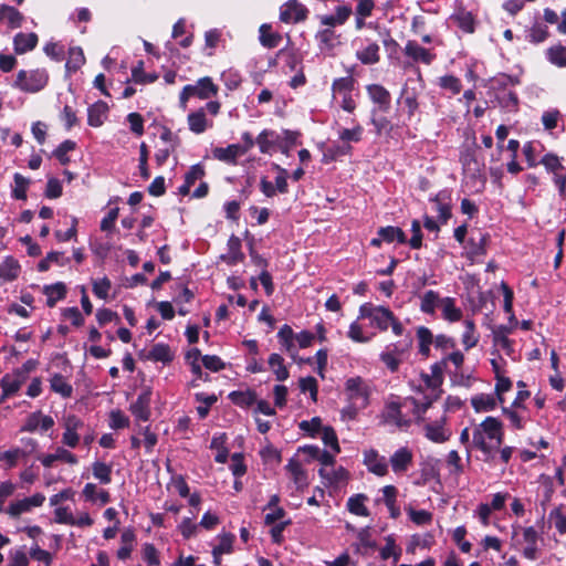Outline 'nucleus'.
<instances>
[{"instance_id":"f03ea898","label":"nucleus","mask_w":566,"mask_h":566,"mask_svg":"<svg viewBox=\"0 0 566 566\" xmlns=\"http://www.w3.org/2000/svg\"><path fill=\"white\" fill-rule=\"evenodd\" d=\"M361 318H368L370 325L380 331H387L388 327L391 326L395 335L400 336L403 333L402 324L388 307L365 303L359 307L358 319Z\"/></svg>"},{"instance_id":"ea45409f","label":"nucleus","mask_w":566,"mask_h":566,"mask_svg":"<svg viewBox=\"0 0 566 566\" xmlns=\"http://www.w3.org/2000/svg\"><path fill=\"white\" fill-rule=\"evenodd\" d=\"M357 59L363 64H375L379 61V45L371 43L364 50L357 52Z\"/></svg>"},{"instance_id":"e2e57ef3","label":"nucleus","mask_w":566,"mask_h":566,"mask_svg":"<svg viewBox=\"0 0 566 566\" xmlns=\"http://www.w3.org/2000/svg\"><path fill=\"white\" fill-rule=\"evenodd\" d=\"M348 337L356 343H367L370 340L369 336H365L363 333V327L358 324V322H353L348 329Z\"/></svg>"},{"instance_id":"1a4fd4ad","label":"nucleus","mask_w":566,"mask_h":566,"mask_svg":"<svg viewBox=\"0 0 566 566\" xmlns=\"http://www.w3.org/2000/svg\"><path fill=\"white\" fill-rule=\"evenodd\" d=\"M413 461V453L407 447L397 449L390 457L389 463L396 474H402L408 471Z\"/></svg>"},{"instance_id":"f704fd0d","label":"nucleus","mask_w":566,"mask_h":566,"mask_svg":"<svg viewBox=\"0 0 566 566\" xmlns=\"http://www.w3.org/2000/svg\"><path fill=\"white\" fill-rule=\"evenodd\" d=\"M479 342V335L475 332V325L474 322L471 319L464 321V332L462 334V344L464 348L471 349L473 348Z\"/></svg>"},{"instance_id":"a878e982","label":"nucleus","mask_w":566,"mask_h":566,"mask_svg":"<svg viewBox=\"0 0 566 566\" xmlns=\"http://www.w3.org/2000/svg\"><path fill=\"white\" fill-rule=\"evenodd\" d=\"M448 199L449 198L446 192H439L431 199L436 206L438 218L443 223H446L451 217V209Z\"/></svg>"},{"instance_id":"e433bc0d","label":"nucleus","mask_w":566,"mask_h":566,"mask_svg":"<svg viewBox=\"0 0 566 566\" xmlns=\"http://www.w3.org/2000/svg\"><path fill=\"white\" fill-rule=\"evenodd\" d=\"M541 164L545 167V170L554 176L566 171V168L562 164L560 159L554 154H546L541 159Z\"/></svg>"},{"instance_id":"9b49d317","label":"nucleus","mask_w":566,"mask_h":566,"mask_svg":"<svg viewBox=\"0 0 566 566\" xmlns=\"http://www.w3.org/2000/svg\"><path fill=\"white\" fill-rule=\"evenodd\" d=\"M151 391L146 388L137 397L136 401L132 403L130 411L137 420L147 421L150 416Z\"/></svg>"},{"instance_id":"c85d7f7f","label":"nucleus","mask_w":566,"mask_h":566,"mask_svg":"<svg viewBox=\"0 0 566 566\" xmlns=\"http://www.w3.org/2000/svg\"><path fill=\"white\" fill-rule=\"evenodd\" d=\"M51 389L61 395L64 398L71 397L73 392L72 386L67 382V380L61 374H54L50 379Z\"/></svg>"},{"instance_id":"bb28decb","label":"nucleus","mask_w":566,"mask_h":566,"mask_svg":"<svg viewBox=\"0 0 566 566\" xmlns=\"http://www.w3.org/2000/svg\"><path fill=\"white\" fill-rule=\"evenodd\" d=\"M280 138L274 132L264 129L259 134L255 142L262 154H270L272 147L279 143Z\"/></svg>"},{"instance_id":"f3484780","label":"nucleus","mask_w":566,"mask_h":566,"mask_svg":"<svg viewBox=\"0 0 566 566\" xmlns=\"http://www.w3.org/2000/svg\"><path fill=\"white\" fill-rule=\"evenodd\" d=\"M40 461L45 468H51L55 461H64L74 465L77 463V458L66 449L59 447L55 453L42 455Z\"/></svg>"},{"instance_id":"2eb2a0df","label":"nucleus","mask_w":566,"mask_h":566,"mask_svg":"<svg viewBox=\"0 0 566 566\" xmlns=\"http://www.w3.org/2000/svg\"><path fill=\"white\" fill-rule=\"evenodd\" d=\"M285 469L289 472L292 481L294 482V484L296 485V488L298 490L307 486V484H308L307 474H306L305 470L303 469L301 462L297 459H295V458L290 459Z\"/></svg>"},{"instance_id":"a19ab883","label":"nucleus","mask_w":566,"mask_h":566,"mask_svg":"<svg viewBox=\"0 0 566 566\" xmlns=\"http://www.w3.org/2000/svg\"><path fill=\"white\" fill-rule=\"evenodd\" d=\"M366 496L357 494L348 499L347 507L350 513L359 516H368L369 511L365 505Z\"/></svg>"},{"instance_id":"69168bd1","label":"nucleus","mask_w":566,"mask_h":566,"mask_svg":"<svg viewBox=\"0 0 566 566\" xmlns=\"http://www.w3.org/2000/svg\"><path fill=\"white\" fill-rule=\"evenodd\" d=\"M31 558L43 563L45 566H50L52 563V556L48 551L40 548L38 545H34L30 549Z\"/></svg>"},{"instance_id":"8fccbe9b","label":"nucleus","mask_w":566,"mask_h":566,"mask_svg":"<svg viewBox=\"0 0 566 566\" xmlns=\"http://www.w3.org/2000/svg\"><path fill=\"white\" fill-rule=\"evenodd\" d=\"M85 62L84 53L81 48L75 46L69 50V60L66 62V67L69 70H77Z\"/></svg>"},{"instance_id":"c756f323","label":"nucleus","mask_w":566,"mask_h":566,"mask_svg":"<svg viewBox=\"0 0 566 566\" xmlns=\"http://www.w3.org/2000/svg\"><path fill=\"white\" fill-rule=\"evenodd\" d=\"M378 235L385 242H388V243H391L394 241H398L399 243H406L407 242V238H406L405 232L400 228H398V227L388 226V227H385V228H380L378 230Z\"/></svg>"},{"instance_id":"4468645a","label":"nucleus","mask_w":566,"mask_h":566,"mask_svg":"<svg viewBox=\"0 0 566 566\" xmlns=\"http://www.w3.org/2000/svg\"><path fill=\"white\" fill-rule=\"evenodd\" d=\"M193 88V96L200 99H208L218 94L219 87L208 76L199 78L196 84L190 85Z\"/></svg>"},{"instance_id":"603ef678","label":"nucleus","mask_w":566,"mask_h":566,"mask_svg":"<svg viewBox=\"0 0 566 566\" xmlns=\"http://www.w3.org/2000/svg\"><path fill=\"white\" fill-rule=\"evenodd\" d=\"M407 513L410 520L417 525H426L432 521V514L426 510H415L412 507H408Z\"/></svg>"},{"instance_id":"3c124183","label":"nucleus","mask_w":566,"mask_h":566,"mask_svg":"<svg viewBox=\"0 0 566 566\" xmlns=\"http://www.w3.org/2000/svg\"><path fill=\"white\" fill-rule=\"evenodd\" d=\"M76 144L70 139L64 140L59 145V147L54 150V156L57 158V160L62 165H66L70 161V158L67 156L69 151H72L75 149Z\"/></svg>"},{"instance_id":"5701e85b","label":"nucleus","mask_w":566,"mask_h":566,"mask_svg":"<svg viewBox=\"0 0 566 566\" xmlns=\"http://www.w3.org/2000/svg\"><path fill=\"white\" fill-rule=\"evenodd\" d=\"M36 43L38 35L35 33H18L13 39L14 51L18 54L33 50Z\"/></svg>"},{"instance_id":"aec40b11","label":"nucleus","mask_w":566,"mask_h":566,"mask_svg":"<svg viewBox=\"0 0 566 566\" xmlns=\"http://www.w3.org/2000/svg\"><path fill=\"white\" fill-rule=\"evenodd\" d=\"M244 155V149H241V145L232 144L226 148L217 147L213 149V157L218 160L234 164L237 158Z\"/></svg>"},{"instance_id":"c9c22d12","label":"nucleus","mask_w":566,"mask_h":566,"mask_svg":"<svg viewBox=\"0 0 566 566\" xmlns=\"http://www.w3.org/2000/svg\"><path fill=\"white\" fill-rule=\"evenodd\" d=\"M548 61L558 66L566 67V46L560 44L553 45L546 51Z\"/></svg>"},{"instance_id":"bf43d9fd","label":"nucleus","mask_w":566,"mask_h":566,"mask_svg":"<svg viewBox=\"0 0 566 566\" xmlns=\"http://www.w3.org/2000/svg\"><path fill=\"white\" fill-rule=\"evenodd\" d=\"M380 360L392 373L397 371L400 365V359L394 350L382 352L380 354Z\"/></svg>"},{"instance_id":"20e7f679","label":"nucleus","mask_w":566,"mask_h":566,"mask_svg":"<svg viewBox=\"0 0 566 566\" xmlns=\"http://www.w3.org/2000/svg\"><path fill=\"white\" fill-rule=\"evenodd\" d=\"M49 81V75L44 70H21L17 74L14 86L27 93H36L43 90Z\"/></svg>"},{"instance_id":"72a5a7b5","label":"nucleus","mask_w":566,"mask_h":566,"mask_svg":"<svg viewBox=\"0 0 566 566\" xmlns=\"http://www.w3.org/2000/svg\"><path fill=\"white\" fill-rule=\"evenodd\" d=\"M7 19L11 28H19L23 21V15L13 7L0 6V21Z\"/></svg>"},{"instance_id":"6e6552de","label":"nucleus","mask_w":566,"mask_h":566,"mask_svg":"<svg viewBox=\"0 0 566 566\" xmlns=\"http://www.w3.org/2000/svg\"><path fill=\"white\" fill-rule=\"evenodd\" d=\"M44 501H45V496L43 494L35 493L34 495H32L30 497H25L23 500L12 502L7 510V513L11 517H18L21 514L31 511L32 507L41 506Z\"/></svg>"},{"instance_id":"ddd939ff","label":"nucleus","mask_w":566,"mask_h":566,"mask_svg":"<svg viewBox=\"0 0 566 566\" xmlns=\"http://www.w3.org/2000/svg\"><path fill=\"white\" fill-rule=\"evenodd\" d=\"M423 430L426 438L436 443L446 442L451 437V432L443 427V420L427 423Z\"/></svg>"},{"instance_id":"6ab92c4d","label":"nucleus","mask_w":566,"mask_h":566,"mask_svg":"<svg viewBox=\"0 0 566 566\" xmlns=\"http://www.w3.org/2000/svg\"><path fill=\"white\" fill-rule=\"evenodd\" d=\"M405 54L410 56L415 62H422L427 65H429L433 60V55L415 41L407 42L405 46Z\"/></svg>"},{"instance_id":"864d4df0","label":"nucleus","mask_w":566,"mask_h":566,"mask_svg":"<svg viewBox=\"0 0 566 566\" xmlns=\"http://www.w3.org/2000/svg\"><path fill=\"white\" fill-rule=\"evenodd\" d=\"M234 536L232 534L220 535L219 544L212 549V555L230 554L232 552V544Z\"/></svg>"},{"instance_id":"13d9d810","label":"nucleus","mask_w":566,"mask_h":566,"mask_svg":"<svg viewBox=\"0 0 566 566\" xmlns=\"http://www.w3.org/2000/svg\"><path fill=\"white\" fill-rule=\"evenodd\" d=\"M494 345L505 352L506 355L512 356L514 349L512 342L505 336L502 331L494 332L493 335Z\"/></svg>"},{"instance_id":"052dcab7","label":"nucleus","mask_w":566,"mask_h":566,"mask_svg":"<svg viewBox=\"0 0 566 566\" xmlns=\"http://www.w3.org/2000/svg\"><path fill=\"white\" fill-rule=\"evenodd\" d=\"M549 521L554 523L555 528L560 533H566V515L562 513L560 509H554L549 513Z\"/></svg>"},{"instance_id":"4d7b16f0","label":"nucleus","mask_w":566,"mask_h":566,"mask_svg":"<svg viewBox=\"0 0 566 566\" xmlns=\"http://www.w3.org/2000/svg\"><path fill=\"white\" fill-rule=\"evenodd\" d=\"M439 85L444 88L451 91L453 94H458L461 91V82L458 77L453 75H444L439 78Z\"/></svg>"},{"instance_id":"774afa93","label":"nucleus","mask_w":566,"mask_h":566,"mask_svg":"<svg viewBox=\"0 0 566 566\" xmlns=\"http://www.w3.org/2000/svg\"><path fill=\"white\" fill-rule=\"evenodd\" d=\"M554 185L558 189L559 197L563 201L566 200V171L560 174H555L552 176Z\"/></svg>"},{"instance_id":"37998d69","label":"nucleus","mask_w":566,"mask_h":566,"mask_svg":"<svg viewBox=\"0 0 566 566\" xmlns=\"http://www.w3.org/2000/svg\"><path fill=\"white\" fill-rule=\"evenodd\" d=\"M354 88V78L352 76H345L336 78L333 82L332 90L336 95H347L350 94Z\"/></svg>"},{"instance_id":"f8f14e48","label":"nucleus","mask_w":566,"mask_h":566,"mask_svg":"<svg viewBox=\"0 0 566 566\" xmlns=\"http://www.w3.org/2000/svg\"><path fill=\"white\" fill-rule=\"evenodd\" d=\"M318 473L328 485H338L345 482L348 478V472L345 468H335L334 464L332 467H322Z\"/></svg>"},{"instance_id":"39448f33","label":"nucleus","mask_w":566,"mask_h":566,"mask_svg":"<svg viewBox=\"0 0 566 566\" xmlns=\"http://www.w3.org/2000/svg\"><path fill=\"white\" fill-rule=\"evenodd\" d=\"M307 12L297 0H289L280 9V20L284 23H297L306 19Z\"/></svg>"},{"instance_id":"338daca9","label":"nucleus","mask_w":566,"mask_h":566,"mask_svg":"<svg viewBox=\"0 0 566 566\" xmlns=\"http://www.w3.org/2000/svg\"><path fill=\"white\" fill-rule=\"evenodd\" d=\"M143 554L144 559L149 566H158L160 564L158 552L153 544H145Z\"/></svg>"},{"instance_id":"58836bf2","label":"nucleus","mask_w":566,"mask_h":566,"mask_svg":"<svg viewBox=\"0 0 566 566\" xmlns=\"http://www.w3.org/2000/svg\"><path fill=\"white\" fill-rule=\"evenodd\" d=\"M269 365L279 381L289 378V370L283 364V358L279 354H272L269 357Z\"/></svg>"},{"instance_id":"5fc2aeb1","label":"nucleus","mask_w":566,"mask_h":566,"mask_svg":"<svg viewBox=\"0 0 566 566\" xmlns=\"http://www.w3.org/2000/svg\"><path fill=\"white\" fill-rule=\"evenodd\" d=\"M322 440L325 446L331 447L335 453L340 451L336 432L332 427H324L322 429Z\"/></svg>"},{"instance_id":"2f4dec72","label":"nucleus","mask_w":566,"mask_h":566,"mask_svg":"<svg viewBox=\"0 0 566 566\" xmlns=\"http://www.w3.org/2000/svg\"><path fill=\"white\" fill-rule=\"evenodd\" d=\"M497 398L492 395L481 394L471 399L472 407L478 411H491L496 407Z\"/></svg>"},{"instance_id":"9d476101","label":"nucleus","mask_w":566,"mask_h":566,"mask_svg":"<svg viewBox=\"0 0 566 566\" xmlns=\"http://www.w3.org/2000/svg\"><path fill=\"white\" fill-rule=\"evenodd\" d=\"M489 235L479 233L478 237L472 235L468 242L463 245L465 255L471 261H475L478 258L486 253V242Z\"/></svg>"},{"instance_id":"4be33fe9","label":"nucleus","mask_w":566,"mask_h":566,"mask_svg":"<svg viewBox=\"0 0 566 566\" xmlns=\"http://www.w3.org/2000/svg\"><path fill=\"white\" fill-rule=\"evenodd\" d=\"M352 14L349 6H338L333 15L321 17V23L327 27H335L344 24Z\"/></svg>"},{"instance_id":"412c9836","label":"nucleus","mask_w":566,"mask_h":566,"mask_svg":"<svg viewBox=\"0 0 566 566\" xmlns=\"http://www.w3.org/2000/svg\"><path fill=\"white\" fill-rule=\"evenodd\" d=\"M189 129L195 134L203 133L208 127L212 126L206 117L205 109L200 108L188 115Z\"/></svg>"},{"instance_id":"dca6fc26","label":"nucleus","mask_w":566,"mask_h":566,"mask_svg":"<svg viewBox=\"0 0 566 566\" xmlns=\"http://www.w3.org/2000/svg\"><path fill=\"white\" fill-rule=\"evenodd\" d=\"M367 92L371 101L379 105L381 111H388L390 107V93L381 85L371 84L367 86Z\"/></svg>"},{"instance_id":"cd10ccee","label":"nucleus","mask_w":566,"mask_h":566,"mask_svg":"<svg viewBox=\"0 0 566 566\" xmlns=\"http://www.w3.org/2000/svg\"><path fill=\"white\" fill-rule=\"evenodd\" d=\"M20 265L13 258H6L0 263V279L4 281H13L19 276Z\"/></svg>"},{"instance_id":"a18cd8bd","label":"nucleus","mask_w":566,"mask_h":566,"mask_svg":"<svg viewBox=\"0 0 566 566\" xmlns=\"http://www.w3.org/2000/svg\"><path fill=\"white\" fill-rule=\"evenodd\" d=\"M458 27L467 33L474 32V19L470 12L460 11L454 15Z\"/></svg>"},{"instance_id":"473e14b6","label":"nucleus","mask_w":566,"mask_h":566,"mask_svg":"<svg viewBox=\"0 0 566 566\" xmlns=\"http://www.w3.org/2000/svg\"><path fill=\"white\" fill-rule=\"evenodd\" d=\"M46 295V303L50 307L54 306L55 303L65 297L66 287L63 283L59 282L44 287Z\"/></svg>"},{"instance_id":"49530a36","label":"nucleus","mask_w":566,"mask_h":566,"mask_svg":"<svg viewBox=\"0 0 566 566\" xmlns=\"http://www.w3.org/2000/svg\"><path fill=\"white\" fill-rule=\"evenodd\" d=\"M148 357L155 361L166 363L171 360V353L167 345L156 344L150 349Z\"/></svg>"},{"instance_id":"de8ad7c7","label":"nucleus","mask_w":566,"mask_h":566,"mask_svg":"<svg viewBox=\"0 0 566 566\" xmlns=\"http://www.w3.org/2000/svg\"><path fill=\"white\" fill-rule=\"evenodd\" d=\"M23 381L24 379L21 378L20 376L15 375V377L12 378L9 375H6L1 380L4 396H11L15 394L21 388Z\"/></svg>"},{"instance_id":"680f3d73","label":"nucleus","mask_w":566,"mask_h":566,"mask_svg":"<svg viewBox=\"0 0 566 566\" xmlns=\"http://www.w3.org/2000/svg\"><path fill=\"white\" fill-rule=\"evenodd\" d=\"M109 290L111 281L107 277H103L93 282V292L99 298L105 300L108 296Z\"/></svg>"},{"instance_id":"4c0bfd02","label":"nucleus","mask_w":566,"mask_h":566,"mask_svg":"<svg viewBox=\"0 0 566 566\" xmlns=\"http://www.w3.org/2000/svg\"><path fill=\"white\" fill-rule=\"evenodd\" d=\"M93 476L102 484H108L112 481V465L101 461L92 464Z\"/></svg>"},{"instance_id":"09e8293b","label":"nucleus","mask_w":566,"mask_h":566,"mask_svg":"<svg viewBox=\"0 0 566 566\" xmlns=\"http://www.w3.org/2000/svg\"><path fill=\"white\" fill-rule=\"evenodd\" d=\"M363 136V127L360 125H356L354 128H343L338 133L339 139L349 145L350 142L358 143Z\"/></svg>"},{"instance_id":"7c9ffc66","label":"nucleus","mask_w":566,"mask_h":566,"mask_svg":"<svg viewBox=\"0 0 566 566\" xmlns=\"http://www.w3.org/2000/svg\"><path fill=\"white\" fill-rule=\"evenodd\" d=\"M83 495L87 501H99L101 504H106L111 501L109 493L105 490H97V486L94 483L85 484L83 489Z\"/></svg>"},{"instance_id":"0e129e2a","label":"nucleus","mask_w":566,"mask_h":566,"mask_svg":"<svg viewBox=\"0 0 566 566\" xmlns=\"http://www.w3.org/2000/svg\"><path fill=\"white\" fill-rule=\"evenodd\" d=\"M512 381L505 376L496 377L495 395L497 400L502 403L504 401L503 394L511 390Z\"/></svg>"},{"instance_id":"79ce46f5","label":"nucleus","mask_w":566,"mask_h":566,"mask_svg":"<svg viewBox=\"0 0 566 566\" xmlns=\"http://www.w3.org/2000/svg\"><path fill=\"white\" fill-rule=\"evenodd\" d=\"M440 301L438 293L431 290L427 291L421 297L420 308L423 313L432 314L436 306L440 305Z\"/></svg>"},{"instance_id":"7ed1b4c3","label":"nucleus","mask_w":566,"mask_h":566,"mask_svg":"<svg viewBox=\"0 0 566 566\" xmlns=\"http://www.w3.org/2000/svg\"><path fill=\"white\" fill-rule=\"evenodd\" d=\"M344 394L348 402L366 408L369 405L371 385L360 376L350 377L345 381Z\"/></svg>"},{"instance_id":"393cba45","label":"nucleus","mask_w":566,"mask_h":566,"mask_svg":"<svg viewBox=\"0 0 566 566\" xmlns=\"http://www.w3.org/2000/svg\"><path fill=\"white\" fill-rule=\"evenodd\" d=\"M442 316L449 322H458L462 317L461 308L455 306V302L451 297H446L440 301Z\"/></svg>"},{"instance_id":"423d86ee","label":"nucleus","mask_w":566,"mask_h":566,"mask_svg":"<svg viewBox=\"0 0 566 566\" xmlns=\"http://www.w3.org/2000/svg\"><path fill=\"white\" fill-rule=\"evenodd\" d=\"M363 462L367 470L377 476H385L388 473L387 459L375 449L364 451Z\"/></svg>"},{"instance_id":"6e6d98bb","label":"nucleus","mask_w":566,"mask_h":566,"mask_svg":"<svg viewBox=\"0 0 566 566\" xmlns=\"http://www.w3.org/2000/svg\"><path fill=\"white\" fill-rule=\"evenodd\" d=\"M548 38V29L542 24H534L528 32V40L532 43H542Z\"/></svg>"},{"instance_id":"b1692460","label":"nucleus","mask_w":566,"mask_h":566,"mask_svg":"<svg viewBox=\"0 0 566 566\" xmlns=\"http://www.w3.org/2000/svg\"><path fill=\"white\" fill-rule=\"evenodd\" d=\"M259 32L260 42L264 48L274 49L280 44L282 40V35L277 32L272 31V27L270 24H262L259 29Z\"/></svg>"},{"instance_id":"0eeeda50","label":"nucleus","mask_w":566,"mask_h":566,"mask_svg":"<svg viewBox=\"0 0 566 566\" xmlns=\"http://www.w3.org/2000/svg\"><path fill=\"white\" fill-rule=\"evenodd\" d=\"M381 419L385 424L395 426L399 429L407 428L410 423V420L403 418L401 405L398 401H388L386 403Z\"/></svg>"},{"instance_id":"f257e3e1","label":"nucleus","mask_w":566,"mask_h":566,"mask_svg":"<svg viewBox=\"0 0 566 566\" xmlns=\"http://www.w3.org/2000/svg\"><path fill=\"white\" fill-rule=\"evenodd\" d=\"M503 436L502 422L494 417H488L474 427L472 446L483 453L485 460H493L503 442Z\"/></svg>"},{"instance_id":"c03bdc74","label":"nucleus","mask_w":566,"mask_h":566,"mask_svg":"<svg viewBox=\"0 0 566 566\" xmlns=\"http://www.w3.org/2000/svg\"><path fill=\"white\" fill-rule=\"evenodd\" d=\"M401 102L407 109L408 117L411 118L419 108L416 93L403 90L401 93Z\"/></svg>"},{"instance_id":"a211bd4d","label":"nucleus","mask_w":566,"mask_h":566,"mask_svg":"<svg viewBox=\"0 0 566 566\" xmlns=\"http://www.w3.org/2000/svg\"><path fill=\"white\" fill-rule=\"evenodd\" d=\"M108 106L105 102L98 101L91 105L87 111V123L92 127H99L103 125L107 116Z\"/></svg>"}]
</instances>
